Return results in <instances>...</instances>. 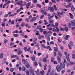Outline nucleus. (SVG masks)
<instances>
[{
    "instance_id": "obj_1",
    "label": "nucleus",
    "mask_w": 75,
    "mask_h": 75,
    "mask_svg": "<svg viewBox=\"0 0 75 75\" xmlns=\"http://www.w3.org/2000/svg\"><path fill=\"white\" fill-rule=\"evenodd\" d=\"M60 67L61 68V69H65V65L64 63L60 62Z\"/></svg>"
},
{
    "instance_id": "obj_2",
    "label": "nucleus",
    "mask_w": 75,
    "mask_h": 75,
    "mask_svg": "<svg viewBox=\"0 0 75 75\" xmlns=\"http://www.w3.org/2000/svg\"><path fill=\"white\" fill-rule=\"evenodd\" d=\"M38 15H37L36 17H33L30 20V23H33V21H35L37 20V18H38Z\"/></svg>"
},
{
    "instance_id": "obj_3",
    "label": "nucleus",
    "mask_w": 75,
    "mask_h": 75,
    "mask_svg": "<svg viewBox=\"0 0 75 75\" xmlns=\"http://www.w3.org/2000/svg\"><path fill=\"white\" fill-rule=\"evenodd\" d=\"M56 70L57 72H59L61 71V68L59 65H57L56 67Z\"/></svg>"
},
{
    "instance_id": "obj_4",
    "label": "nucleus",
    "mask_w": 75,
    "mask_h": 75,
    "mask_svg": "<svg viewBox=\"0 0 75 75\" xmlns=\"http://www.w3.org/2000/svg\"><path fill=\"white\" fill-rule=\"evenodd\" d=\"M23 49L25 52L28 51L29 52H30V50H31V47H29L28 49H27V47L26 46L23 48Z\"/></svg>"
},
{
    "instance_id": "obj_5",
    "label": "nucleus",
    "mask_w": 75,
    "mask_h": 75,
    "mask_svg": "<svg viewBox=\"0 0 75 75\" xmlns=\"http://www.w3.org/2000/svg\"><path fill=\"white\" fill-rule=\"evenodd\" d=\"M23 0H21L18 2H17L16 3V4H17V5H19V6H23Z\"/></svg>"
},
{
    "instance_id": "obj_6",
    "label": "nucleus",
    "mask_w": 75,
    "mask_h": 75,
    "mask_svg": "<svg viewBox=\"0 0 75 75\" xmlns=\"http://www.w3.org/2000/svg\"><path fill=\"white\" fill-rule=\"evenodd\" d=\"M57 13H58V14L57 16L59 17V18H61V15H62L63 14V12H57Z\"/></svg>"
},
{
    "instance_id": "obj_7",
    "label": "nucleus",
    "mask_w": 75,
    "mask_h": 75,
    "mask_svg": "<svg viewBox=\"0 0 75 75\" xmlns=\"http://www.w3.org/2000/svg\"><path fill=\"white\" fill-rule=\"evenodd\" d=\"M57 60L58 63H60L61 62V57H59V56H57Z\"/></svg>"
},
{
    "instance_id": "obj_8",
    "label": "nucleus",
    "mask_w": 75,
    "mask_h": 75,
    "mask_svg": "<svg viewBox=\"0 0 75 75\" xmlns=\"http://www.w3.org/2000/svg\"><path fill=\"white\" fill-rule=\"evenodd\" d=\"M48 10H50V11L51 13H52L53 11H54V8L53 7H49L47 8Z\"/></svg>"
},
{
    "instance_id": "obj_9",
    "label": "nucleus",
    "mask_w": 75,
    "mask_h": 75,
    "mask_svg": "<svg viewBox=\"0 0 75 75\" xmlns=\"http://www.w3.org/2000/svg\"><path fill=\"white\" fill-rule=\"evenodd\" d=\"M32 41L33 42H34V44H37L36 41H37V38H33L32 39Z\"/></svg>"
},
{
    "instance_id": "obj_10",
    "label": "nucleus",
    "mask_w": 75,
    "mask_h": 75,
    "mask_svg": "<svg viewBox=\"0 0 75 75\" xmlns=\"http://www.w3.org/2000/svg\"><path fill=\"white\" fill-rule=\"evenodd\" d=\"M31 3L30 2L28 3V4H26V7L27 8H29V6H31Z\"/></svg>"
},
{
    "instance_id": "obj_11",
    "label": "nucleus",
    "mask_w": 75,
    "mask_h": 75,
    "mask_svg": "<svg viewBox=\"0 0 75 75\" xmlns=\"http://www.w3.org/2000/svg\"><path fill=\"white\" fill-rule=\"evenodd\" d=\"M70 55V54H69V53H68V55H67V56L66 57V59H67V61H68V62H70L69 57Z\"/></svg>"
},
{
    "instance_id": "obj_12",
    "label": "nucleus",
    "mask_w": 75,
    "mask_h": 75,
    "mask_svg": "<svg viewBox=\"0 0 75 75\" xmlns=\"http://www.w3.org/2000/svg\"><path fill=\"white\" fill-rule=\"evenodd\" d=\"M25 67L27 68H29L30 67V65L28 62H27L25 64Z\"/></svg>"
},
{
    "instance_id": "obj_13",
    "label": "nucleus",
    "mask_w": 75,
    "mask_h": 75,
    "mask_svg": "<svg viewBox=\"0 0 75 75\" xmlns=\"http://www.w3.org/2000/svg\"><path fill=\"white\" fill-rule=\"evenodd\" d=\"M22 63L23 64H24V65H25L26 63H27V61L25 60V59H22Z\"/></svg>"
},
{
    "instance_id": "obj_14",
    "label": "nucleus",
    "mask_w": 75,
    "mask_h": 75,
    "mask_svg": "<svg viewBox=\"0 0 75 75\" xmlns=\"http://www.w3.org/2000/svg\"><path fill=\"white\" fill-rule=\"evenodd\" d=\"M58 52L59 57H60V58H61V57H62V54L61 53V52L60 51H59Z\"/></svg>"
},
{
    "instance_id": "obj_15",
    "label": "nucleus",
    "mask_w": 75,
    "mask_h": 75,
    "mask_svg": "<svg viewBox=\"0 0 75 75\" xmlns=\"http://www.w3.org/2000/svg\"><path fill=\"white\" fill-rule=\"evenodd\" d=\"M75 9V7H74V5L72 6L71 7V11H74Z\"/></svg>"
},
{
    "instance_id": "obj_16",
    "label": "nucleus",
    "mask_w": 75,
    "mask_h": 75,
    "mask_svg": "<svg viewBox=\"0 0 75 75\" xmlns=\"http://www.w3.org/2000/svg\"><path fill=\"white\" fill-rule=\"evenodd\" d=\"M40 13H42L43 14L44 12L45 11V9H44L43 8H42L40 10Z\"/></svg>"
},
{
    "instance_id": "obj_17",
    "label": "nucleus",
    "mask_w": 75,
    "mask_h": 75,
    "mask_svg": "<svg viewBox=\"0 0 75 75\" xmlns=\"http://www.w3.org/2000/svg\"><path fill=\"white\" fill-rule=\"evenodd\" d=\"M71 25L72 26H75V21H71Z\"/></svg>"
},
{
    "instance_id": "obj_18",
    "label": "nucleus",
    "mask_w": 75,
    "mask_h": 75,
    "mask_svg": "<svg viewBox=\"0 0 75 75\" xmlns=\"http://www.w3.org/2000/svg\"><path fill=\"white\" fill-rule=\"evenodd\" d=\"M69 37H70V36L68 35H67L65 36V37L64 38V40H68V38H69Z\"/></svg>"
},
{
    "instance_id": "obj_19",
    "label": "nucleus",
    "mask_w": 75,
    "mask_h": 75,
    "mask_svg": "<svg viewBox=\"0 0 75 75\" xmlns=\"http://www.w3.org/2000/svg\"><path fill=\"white\" fill-rule=\"evenodd\" d=\"M23 53V52L21 50H19L18 52H17V54L18 55H21V54Z\"/></svg>"
},
{
    "instance_id": "obj_20",
    "label": "nucleus",
    "mask_w": 75,
    "mask_h": 75,
    "mask_svg": "<svg viewBox=\"0 0 75 75\" xmlns=\"http://www.w3.org/2000/svg\"><path fill=\"white\" fill-rule=\"evenodd\" d=\"M40 74L42 75H44V70H42V71L40 72Z\"/></svg>"
},
{
    "instance_id": "obj_21",
    "label": "nucleus",
    "mask_w": 75,
    "mask_h": 75,
    "mask_svg": "<svg viewBox=\"0 0 75 75\" xmlns=\"http://www.w3.org/2000/svg\"><path fill=\"white\" fill-rule=\"evenodd\" d=\"M14 70H16V68H12L10 69V71L11 72H13Z\"/></svg>"
},
{
    "instance_id": "obj_22",
    "label": "nucleus",
    "mask_w": 75,
    "mask_h": 75,
    "mask_svg": "<svg viewBox=\"0 0 75 75\" xmlns=\"http://www.w3.org/2000/svg\"><path fill=\"white\" fill-rule=\"evenodd\" d=\"M54 51H55V52H57L58 50V49L56 47H54Z\"/></svg>"
},
{
    "instance_id": "obj_23",
    "label": "nucleus",
    "mask_w": 75,
    "mask_h": 75,
    "mask_svg": "<svg viewBox=\"0 0 75 75\" xmlns=\"http://www.w3.org/2000/svg\"><path fill=\"white\" fill-rule=\"evenodd\" d=\"M47 65L46 64H45L44 66V70L45 71H47Z\"/></svg>"
},
{
    "instance_id": "obj_24",
    "label": "nucleus",
    "mask_w": 75,
    "mask_h": 75,
    "mask_svg": "<svg viewBox=\"0 0 75 75\" xmlns=\"http://www.w3.org/2000/svg\"><path fill=\"white\" fill-rule=\"evenodd\" d=\"M44 22H45V23H44V25H47V24H48L49 23H48V22H47V21H46L45 20H44Z\"/></svg>"
},
{
    "instance_id": "obj_25",
    "label": "nucleus",
    "mask_w": 75,
    "mask_h": 75,
    "mask_svg": "<svg viewBox=\"0 0 75 75\" xmlns=\"http://www.w3.org/2000/svg\"><path fill=\"white\" fill-rule=\"evenodd\" d=\"M17 57V55H11V58H16Z\"/></svg>"
},
{
    "instance_id": "obj_26",
    "label": "nucleus",
    "mask_w": 75,
    "mask_h": 75,
    "mask_svg": "<svg viewBox=\"0 0 75 75\" xmlns=\"http://www.w3.org/2000/svg\"><path fill=\"white\" fill-rule=\"evenodd\" d=\"M64 30H66V31H68V27H65L64 28Z\"/></svg>"
},
{
    "instance_id": "obj_27",
    "label": "nucleus",
    "mask_w": 75,
    "mask_h": 75,
    "mask_svg": "<svg viewBox=\"0 0 75 75\" xmlns=\"http://www.w3.org/2000/svg\"><path fill=\"white\" fill-rule=\"evenodd\" d=\"M3 57V53H1L0 54V58L1 59H2Z\"/></svg>"
},
{
    "instance_id": "obj_28",
    "label": "nucleus",
    "mask_w": 75,
    "mask_h": 75,
    "mask_svg": "<svg viewBox=\"0 0 75 75\" xmlns=\"http://www.w3.org/2000/svg\"><path fill=\"white\" fill-rule=\"evenodd\" d=\"M51 59V62H54L55 59L54 57H52Z\"/></svg>"
},
{
    "instance_id": "obj_29",
    "label": "nucleus",
    "mask_w": 75,
    "mask_h": 75,
    "mask_svg": "<svg viewBox=\"0 0 75 75\" xmlns=\"http://www.w3.org/2000/svg\"><path fill=\"white\" fill-rule=\"evenodd\" d=\"M47 61V59H45V58H44L42 59V61L44 62H46Z\"/></svg>"
},
{
    "instance_id": "obj_30",
    "label": "nucleus",
    "mask_w": 75,
    "mask_h": 75,
    "mask_svg": "<svg viewBox=\"0 0 75 75\" xmlns=\"http://www.w3.org/2000/svg\"><path fill=\"white\" fill-rule=\"evenodd\" d=\"M71 25H71V23H68V26L69 28H71L72 27L71 26Z\"/></svg>"
},
{
    "instance_id": "obj_31",
    "label": "nucleus",
    "mask_w": 75,
    "mask_h": 75,
    "mask_svg": "<svg viewBox=\"0 0 75 75\" xmlns=\"http://www.w3.org/2000/svg\"><path fill=\"white\" fill-rule=\"evenodd\" d=\"M13 35L15 37H18V34H13Z\"/></svg>"
},
{
    "instance_id": "obj_32",
    "label": "nucleus",
    "mask_w": 75,
    "mask_h": 75,
    "mask_svg": "<svg viewBox=\"0 0 75 75\" xmlns=\"http://www.w3.org/2000/svg\"><path fill=\"white\" fill-rule=\"evenodd\" d=\"M69 45L72 46L73 45V42L71 41H70L69 42Z\"/></svg>"
},
{
    "instance_id": "obj_33",
    "label": "nucleus",
    "mask_w": 75,
    "mask_h": 75,
    "mask_svg": "<svg viewBox=\"0 0 75 75\" xmlns=\"http://www.w3.org/2000/svg\"><path fill=\"white\" fill-rule=\"evenodd\" d=\"M59 29H60V30L62 31H64V28L61 27H59Z\"/></svg>"
},
{
    "instance_id": "obj_34",
    "label": "nucleus",
    "mask_w": 75,
    "mask_h": 75,
    "mask_svg": "<svg viewBox=\"0 0 75 75\" xmlns=\"http://www.w3.org/2000/svg\"><path fill=\"white\" fill-rule=\"evenodd\" d=\"M53 7L54 8V10L55 11H57V8L56 7V5H54L53 6Z\"/></svg>"
},
{
    "instance_id": "obj_35",
    "label": "nucleus",
    "mask_w": 75,
    "mask_h": 75,
    "mask_svg": "<svg viewBox=\"0 0 75 75\" xmlns=\"http://www.w3.org/2000/svg\"><path fill=\"white\" fill-rule=\"evenodd\" d=\"M48 33L47 32V31H43V34H44V35H45V34H47Z\"/></svg>"
},
{
    "instance_id": "obj_36",
    "label": "nucleus",
    "mask_w": 75,
    "mask_h": 75,
    "mask_svg": "<svg viewBox=\"0 0 75 75\" xmlns=\"http://www.w3.org/2000/svg\"><path fill=\"white\" fill-rule=\"evenodd\" d=\"M14 45V43L12 42L11 41V43H10V46H11V47H12V46H13V45Z\"/></svg>"
},
{
    "instance_id": "obj_37",
    "label": "nucleus",
    "mask_w": 75,
    "mask_h": 75,
    "mask_svg": "<svg viewBox=\"0 0 75 75\" xmlns=\"http://www.w3.org/2000/svg\"><path fill=\"white\" fill-rule=\"evenodd\" d=\"M49 23V24H51V23H54V20H51L50 21Z\"/></svg>"
},
{
    "instance_id": "obj_38",
    "label": "nucleus",
    "mask_w": 75,
    "mask_h": 75,
    "mask_svg": "<svg viewBox=\"0 0 75 75\" xmlns=\"http://www.w3.org/2000/svg\"><path fill=\"white\" fill-rule=\"evenodd\" d=\"M37 6L39 8H41V5H40L39 4H37Z\"/></svg>"
},
{
    "instance_id": "obj_39",
    "label": "nucleus",
    "mask_w": 75,
    "mask_h": 75,
    "mask_svg": "<svg viewBox=\"0 0 75 75\" xmlns=\"http://www.w3.org/2000/svg\"><path fill=\"white\" fill-rule=\"evenodd\" d=\"M44 38V36H39L38 37V38L40 39V40H41V39L42 38Z\"/></svg>"
},
{
    "instance_id": "obj_40",
    "label": "nucleus",
    "mask_w": 75,
    "mask_h": 75,
    "mask_svg": "<svg viewBox=\"0 0 75 75\" xmlns=\"http://www.w3.org/2000/svg\"><path fill=\"white\" fill-rule=\"evenodd\" d=\"M58 23H56L55 24V25H54V27H58Z\"/></svg>"
},
{
    "instance_id": "obj_41",
    "label": "nucleus",
    "mask_w": 75,
    "mask_h": 75,
    "mask_svg": "<svg viewBox=\"0 0 75 75\" xmlns=\"http://www.w3.org/2000/svg\"><path fill=\"white\" fill-rule=\"evenodd\" d=\"M7 42H8V40L6 39L4 41V42L5 44H6Z\"/></svg>"
},
{
    "instance_id": "obj_42",
    "label": "nucleus",
    "mask_w": 75,
    "mask_h": 75,
    "mask_svg": "<svg viewBox=\"0 0 75 75\" xmlns=\"http://www.w3.org/2000/svg\"><path fill=\"white\" fill-rule=\"evenodd\" d=\"M26 69V68L25 67H23L22 68V71H25V69Z\"/></svg>"
},
{
    "instance_id": "obj_43",
    "label": "nucleus",
    "mask_w": 75,
    "mask_h": 75,
    "mask_svg": "<svg viewBox=\"0 0 75 75\" xmlns=\"http://www.w3.org/2000/svg\"><path fill=\"white\" fill-rule=\"evenodd\" d=\"M50 71H51V67H49V70H48L47 71L48 73L47 74H49V73L50 72Z\"/></svg>"
},
{
    "instance_id": "obj_44",
    "label": "nucleus",
    "mask_w": 75,
    "mask_h": 75,
    "mask_svg": "<svg viewBox=\"0 0 75 75\" xmlns=\"http://www.w3.org/2000/svg\"><path fill=\"white\" fill-rule=\"evenodd\" d=\"M72 58L73 59H75V54H73L72 56Z\"/></svg>"
},
{
    "instance_id": "obj_45",
    "label": "nucleus",
    "mask_w": 75,
    "mask_h": 75,
    "mask_svg": "<svg viewBox=\"0 0 75 75\" xmlns=\"http://www.w3.org/2000/svg\"><path fill=\"white\" fill-rule=\"evenodd\" d=\"M30 71H31V73L32 75H33V74H34V71L33 70H31Z\"/></svg>"
},
{
    "instance_id": "obj_46",
    "label": "nucleus",
    "mask_w": 75,
    "mask_h": 75,
    "mask_svg": "<svg viewBox=\"0 0 75 75\" xmlns=\"http://www.w3.org/2000/svg\"><path fill=\"white\" fill-rule=\"evenodd\" d=\"M18 33V30H15L13 32V33H14L15 34H16V33Z\"/></svg>"
},
{
    "instance_id": "obj_47",
    "label": "nucleus",
    "mask_w": 75,
    "mask_h": 75,
    "mask_svg": "<svg viewBox=\"0 0 75 75\" xmlns=\"http://www.w3.org/2000/svg\"><path fill=\"white\" fill-rule=\"evenodd\" d=\"M38 64L40 67L41 68L42 67V64H41V63L40 62H39Z\"/></svg>"
},
{
    "instance_id": "obj_48",
    "label": "nucleus",
    "mask_w": 75,
    "mask_h": 75,
    "mask_svg": "<svg viewBox=\"0 0 75 75\" xmlns=\"http://www.w3.org/2000/svg\"><path fill=\"white\" fill-rule=\"evenodd\" d=\"M25 21H26V22L28 23L29 22V20H28V18H26L25 19Z\"/></svg>"
},
{
    "instance_id": "obj_49",
    "label": "nucleus",
    "mask_w": 75,
    "mask_h": 75,
    "mask_svg": "<svg viewBox=\"0 0 75 75\" xmlns=\"http://www.w3.org/2000/svg\"><path fill=\"white\" fill-rule=\"evenodd\" d=\"M19 45L20 46H21V47H23V45L22 44V42H21L19 43Z\"/></svg>"
},
{
    "instance_id": "obj_50",
    "label": "nucleus",
    "mask_w": 75,
    "mask_h": 75,
    "mask_svg": "<svg viewBox=\"0 0 75 75\" xmlns=\"http://www.w3.org/2000/svg\"><path fill=\"white\" fill-rule=\"evenodd\" d=\"M52 31H53V32H57V30H56V29L54 28H53L52 29Z\"/></svg>"
},
{
    "instance_id": "obj_51",
    "label": "nucleus",
    "mask_w": 75,
    "mask_h": 75,
    "mask_svg": "<svg viewBox=\"0 0 75 75\" xmlns=\"http://www.w3.org/2000/svg\"><path fill=\"white\" fill-rule=\"evenodd\" d=\"M73 64H74V62H71L69 63V65H72Z\"/></svg>"
},
{
    "instance_id": "obj_52",
    "label": "nucleus",
    "mask_w": 75,
    "mask_h": 75,
    "mask_svg": "<svg viewBox=\"0 0 75 75\" xmlns=\"http://www.w3.org/2000/svg\"><path fill=\"white\" fill-rule=\"evenodd\" d=\"M65 69L63 70L62 71V75L64 74V73L65 72Z\"/></svg>"
},
{
    "instance_id": "obj_53",
    "label": "nucleus",
    "mask_w": 75,
    "mask_h": 75,
    "mask_svg": "<svg viewBox=\"0 0 75 75\" xmlns=\"http://www.w3.org/2000/svg\"><path fill=\"white\" fill-rule=\"evenodd\" d=\"M40 33H42L43 32V29L40 28Z\"/></svg>"
},
{
    "instance_id": "obj_54",
    "label": "nucleus",
    "mask_w": 75,
    "mask_h": 75,
    "mask_svg": "<svg viewBox=\"0 0 75 75\" xmlns=\"http://www.w3.org/2000/svg\"><path fill=\"white\" fill-rule=\"evenodd\" d=\"M32 60L33 61H35V58L34 57H31Z\"/></svg>"
},
{
    "instance_id": "obj_55",
    "label": "nucleus",
    "mask_w": 75,
    "mask_h": 75,
    "mask_svg": "<svg viewBox=\"0 0 75 75\" xmlns=\"http://www.w3.org/2000/svg\"><path fill=\"white\" fill-rule=\"evenodd\" d=\"M24 25H25V23H22V24L21 25V27H24Z\"/></svg>"
},
{
    "instance_id": "obj_56",
    "label": "nucleus",
    "mask_w": 75,
    "mask_h": 75,
    "mask_svg": "<svg viewBox=\"0 0 75 75\" xmlns=\"http://www.w3.org/2000/svg\"><path fill=\"white\" fill-rule=\"evenodd\" d=\"M47 41H50V36H48L47 38Z\"/></svg>"
},
{
    "instance_id": "obj_57",
    "label": "nucleus",
    "mask_w": 75,
    "mask_h": 75,
    "mask_svg": "<svg viewBox=\"0 0 75 75\" xmlns=\"http://www.w3.org/2000/svg\"><path fill=\"white\" fill-rule=\"evenodd\" d=\"M8 14H5L4 16V17L5 18H7V17H8Z\"/></svg>"
},
{
    "instance_id": "obj_58",
    "label": "nucleus",
    "mask_w": 75,
    "mask_h": 75,
    "mask_svg": "<svg viewBox=\"0 0 75 75\" xmlns=\"http://www.w3.org/2000/svg\"><path fill=\"white\" fill-rule=\"evenodd\" d=\"M47 29L49 31H51L52 30V28H47Z\"/></svg>"
},
{
    "instance_id": "obj_59",
    "label": "nucleus",
    "mask_w": 75,
    "mask_h": 75,
    "mask_svg": "<svg viewBox=\"0 0 75 75\" xmlns=\"http://www.w3.org/2000/svg\"><path fill=\"white\" fill-rule=\"evenodd\" d=\"M11 24H14V20H13L11 22Z\"/></svg>"
},
{
    "instance_id": "obj_60",
    "label": "nucleus",
    "mask_w": 75,
    "mask_h": 75,
    "mask_svg": "<svg viewBox=\"0 0 75 75\" xmlns=\"http://www.w3.org/2000/svg\"><path fill=\"white\" fill-rule=\"evenodd\" d=\"M53 64H54L57 65V64H58V62H57V61H54L53 62Z\"/></svg>"
},
{
    "instance_id": "obj_61",
    "label": "nucleus",
    "mask_w": 75,
    "mask_h": 75,
    "mask_svg": "<svg viewBox=\"0 0 75 75\" xmlns=\"http://www.w3.org/2000/svg\"><path fill=\"white\" fill-rule=\"evenodd\" d=\"M34 3H36L37 2V0H32Z\"/></svg>"
},
{
    "instance_id": "obj_62",
    "label": "nucleus",
    "mask_w": 75,
    "mask_h": 75,
    "mask_svg": "<svg viewBox=\"0 0 75 75\" xmlns=\"http://www.w3.org/2000/svg\"><path fill=\"white\" fill-rule=\"evenodd\" d=\"M34 64H35V66H38V64H37V63L36 62H35Z\"/></svg>"
},
{
    "instance_id": "obj_63",
    "label": "nucleus",
    "mask_w": 75,
    "mask_h": 75,
    "mask_svg": "<svg viewBox=\"0 0 75 75\" xmlns=\"http://www.w3.org/2000/svg\"><path fill=\"white\" fill-rule=\"evenodd\" d=\"M1 25L2 27H5V26H6V24H5V23H2V24Z\"/></svg>"
},
{
    "instance_id": "obj_64",
    "label": "nucleus",
    "mask_w": 75,
    "mask_h": 75,
    "mask_svg": "<svg viewBox=\"0 0 75 75\" xmlns=\"http://www.w3.org/2000/svg\"><path fill=\"white\" fill-rule=\"evenodd\" d=\"M26 74L27 75H29V71H26Z\"/></svg>"
}]
</instances>
